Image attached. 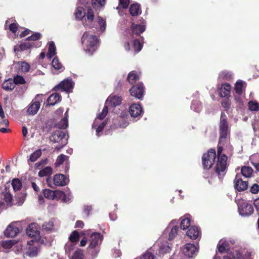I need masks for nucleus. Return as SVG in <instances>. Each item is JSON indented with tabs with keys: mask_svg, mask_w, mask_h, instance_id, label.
<instances>
[{
	"mask_svg": "<svg viewBox=\"0 0 259 259\" xmlns=\"http://www.w3.org/2000/svg\"><path fill=\"white\" fill-rule=\"evenodd\" d=\"M220 140L218 148V161L215 166V171L220 179L222 178L225 175L227 168V156L222 153V146L227 140L229 134L227 118L225 113H222L220 122Z\"/></svg>",
	"mask_w": 259,
	"mask_h": 259,
	"instance_id": "1",
	"label": "nucleus"
},
{
	"mask_svg": "<svg viewBox=\"0 0 259 259\" xmlns=\"http://www.w3.org/2000/svg\"><path fill=\"white\" fill-rule=\"evenodd\" d=\"M75 15L76 18L78 19H82L85 16L83 24L86 27L96 28L99 27L102 32L104 31L106 29V21L100 17L95 18L94 11L91 8L88 9L85 14L83 8L78 7L76 10Z\"/></svg>",
	"mask_w": 259,
	"mask_h": 259,
	"instance_id": "2",
	"label": "nucleus"
},
{
	"mask_svg": "<svg viewBox=\"0 0 259 259\" xmlns=\"http://www.w3.org/2000/svg\"><path fill=\"white\" fill-rule=\"evenodd\" d=\"M84 51L90 55L93 54L98 47V38L97 36L90 32H85L81 38Z\"/></svg>",
	"mask_w": 259,
	"mask_h": 259,
	"instance_id": "3",
	"label": "nucleus"
},
{
	"mask_svg": "<svg viewBox=\"0 0 259 259\" xmlns=\"http://www.w3.org/2000/svg\"><path fill=\"white\" fill-rule=\"evenodd\" d=\"M44 99V96L42 94L37 95L31 103L28 106L27 113L31 115L36 114L40 108V103L43 101Z\"/></svg>",
	"mask_w": 259,
	"mask_h": 259,
	"instance_id": "4",
	"label": "nucleus"
},
{
	"mask_svg": "<svg viewBox=\"0 0 259 259\" xmlns=\"http://www.w3.org/2000/svg\"><path fill=\"white\" fill-rule=\"evenodd\" d=\"M50 140L53 143H59L61 142L60 145L56 146L55 148L57 150H59L67 144V139L64 132L58 130L52 134Z\"/></svg>",
	"mask_w": 259,
	"mask_h": 259,
	"instance_id": "5",
	"label": "nucleus"
},
{
	"mask_svg": "<svg viewBox=\"0 0 259 259\" xmlns=\"http://www.w3.org/2000/svg\"><path fill=\"white\" fill-rule=\"evenodd\" d=\"M26 233L28 236L32 238L31 241L28 242V243L31 245V242L39 241L41 239L39 227L36 223H32L29 225L26 229Z\"/></svg>",
	"mask_w": 259,
	"mask_h": 259,
	"instance_id": "6",
	"label": "nucleus"
},
{
	"mask_svg": "<svg viewBox=\"0 0 259 259\" xmlns=\"http://www.w3.org/2000/svg\"><path fill=\"white\" fill-rule=\"evenodd\" d=\"M216 153L214 149H210L203 155L202 160L204 168L209 169L215 161Z\"/></svg>",
	"mask_w": 259,
	"mask_h": 259,
	"instance_id": "7",
	"label": "nucleus"
},
{
	"mask_svg": "<svg viewBox=\"0 0 259 259\" xmlns=\"http://www.w3.org/2000/svg\"><path fill=\"white\" fill-rule=\"evenodd\" d=\"M238 210L239 214L242 216H248L252 213L254 209L250 203H248L245 200H242L239 202Z\"/></svg>",
	"mask_w": 259,
	"mask_h": 259,
	"instance_id": "8",
	"label": "nucleus"
},
{
	"mask_svg": "<svg viewBox=\"0 0 259 259\" xmlns=\"http://www.w3.org/2000/svg\"><path fill=\"white\" fill-rule=\"evenodd\" d=\"M102 239V236L99 233L92 234L90 236L89 251H91V249L95 248L96 254H97L99 252V250L97 249L98 246L101 243Z\"/></svg>",
	"mask_w": 259,
	"mask_h": 259,
	"instance_id": "9",
	"label": "nucleus"
},
{
	"mask_svg": "<svg viewBox=\"0 0 259 259\" xmlns=\"http://www.w3.org/2000/svg\"><path fill=\"white\" fill-rule=\"evenodd\" d=\"M73 87V83L71 79H66L61 81L58 85L54 88L55 90L57 91L59 89L62 91L66 92H70Z\"/></svg>",
	"mask_w": 259,
	"mask_h": 259,
	"instance_id": "10",
	"label": "nucleus"
},
{
	"mask_svg": "<svg viewBox=\"0 0 259 259\" xmlns=\"http://www.w3.org/2000/svg\"><path fill=\"white\" fill-rule=\"evenodd\" d=\"M130 92L132 96L135 97L139 99H142L144 94V87L143 84L140 83L133 86L130 90Z\"/></svg>",
	"mask_w": 259,
	"mask_h": 259,
	"instance_id": "11",
	"label": "nucleus"
},
{
	"mask_svg": "<svg viewBox=\"0 0 259 259\" xmlns=\"http://www.w3.org/2000/svg\"><path fill=\"white\" fill-rule=\"evenodd\" d=\"M122 101L121 97L111 95L106 100L105 105L108 107H114L119 105Z\"/></svg>",
	"mask_w": 259,
	"mask_h": 259,
	"instance_id": "12",
	"label": "nucleus"
},
{
	"mask_svg": "<svg viewBox=\"0 0 259 259\" xmlns=\"http://www.w3.org/2000/svg\"><path fill=\"white\" fill-rule=\"evenodd\" d=\"M53 182L56 186H63L68 183L69 179L63 174H57L54 177Z\"/></svg>",
	"mask_w": 259,
	"mask_h": 259,
	"instance_id": "13",
	"label": "nucleus"
},
{
	"mask_svg": "<svg viewBox=\"0 0 259 259\" xmlns=\"http://www.w3.org/2000/svg\"><path fill=\"white\" fill-rule=\"evenodd\" d=\"M68 157L64 155V154H61L59 156H58L56 161L55 163V165L56 167H58L61 164H64L65 165V168L64 171V172H67L69 167V163H68Z\"/></svg>",
	"mask_w": 259,
	"mask_h": 259,
	"instance_id": "14",
	"label": "nucleus"
},
{
	"mask_svg": "<svg viewBox=\"0 0 259 259\" xmlns=\"http://www.w3.org/2000/svg\"><path fill=\"white\" fill-rule=\"evenodd\" d=\"M197 247L193 244L188 243L183 248V252L188 257H192L197 251Z\"/></svg>",
	"mask_w": 259,
	"mask_h": 259,
	"instance_id": "15",
	"label": "nucleus"
},
{
	"mask_svg": "<svg viewBox=\"0 0 259 259\" xmlns=\"http://www.w3.org/2000/svg\"><path fill=\"white\" fill-rule=\"evenodd\" d=\"M6 237L14 238L16 236V222H13L8 225L4 232Z\"/></svg>",
	"mask_w": 259,
	"mask_h": 259,
	"instance_id": "16",
	"label": "nucleus"
},
{
	"mask_svg": "<svg viewBox=\"0 0 259 259\" xmlns=\"http://www.w3.org/2000/svg\"><path fill=\"white\" fill-rule=\"evenodd\" d=\"M16 85V76L13 77V79L9 78L5 80L2 84V88L7 91H12Z\"/></svg>",
	"mask_w": 259,
	"mask_h": 259,
	"instance_id": "17",
	"label": "nucleus"
},
{
	"mask_svg": "<svg viewBox=\"0 0 259 259\" xmlns=\"http://www.w3.org/2000/svg\"><path fill=\"white\" fill-rule=\"evenodd\" d=\"M235 188L238 191H242L247 189L248 183L243 181L238 176H236L234 180Z\"/></svg>",
	"mask_w": 259,
	"mask_h": 259,
	"instance_id": "18",
	"label": "nucleus"
},
{
	"mask_svg": "<svg viewBox=\"0 0 259 259\" xmlns=\"http://www.w3.org/2000/svg\"><path fill=\"white\" fill-rule=\"evenodd\" d=\"M129 112L131 116L137 117L141 115L143 110L140 104H133L130 107Z\"/></svg>",
	"mask_w": 259,
	"mask_h": 259,
	"instance_id": "19",
	"label": "nucleus"
},
{
	"mask_svg": "<svg viewBox=\"0 0 259 259\" xmlns=\"http://www.w3.org/2000/svg\"><path fill=\"white\" fill-rule=\"evenodd\" d=\"M41 45L40 42H30L28 40H27L22 44H21L19 46V49H17L18 50L24 51L28 49H30L33 47H39Z\"/></svg>",
	"mask_w": 259,
	"mask_h": 259,
	"instance_id": "20",
	"label": "nucleus"
},
{
	"mask_svg": "<svg viewBox=\"0 0 259 259\" xmlns=\"http://www.w3.org/2000/svg\"><path fill=\"white\" fill-rule=\"evenodd\" d=\"M132 34H130L132 38H134V35L138 36L143 32L145 30V27L143 25H137L133 24L132 25Z\"/></svg>",
	"mask_w": 259,
	"mask_h": 259,
	"instance_id": "21",
	"label": "nucleus"
},
{
	"mask_svg": "<svg viewBox=\"0 0 259 259\" xmlns=\"http://www.w3.org/2000/svg\"><path fill=\"white\" fill-rule=\"evenodd\" d=\"M200 234V231L196 226L190 227L187 232V235L191 239H196L199 237Z\"/></svg>",
	"mask_w": 259,
	"mask_h": 259,
	"instance_id": "22",
	"label": "nucleus"
},
{
	"mask_svg": "<svg viewBox=\"0 0 259 259\" xmlns=\"http://www.w3.org/2000/svg\"><path fill=\"white\" fill-rule=\"evenodd\" d=\"M108 107L105 105L104 108L102 110L101 113H99L98 115L97 118L95 120L94 122L93 123L92 127L93 128H95L98 126V120H102L105 118L108 113Z\"/></svg>",
	"mask_w": 259,
	"mask_h": 259,
	"instance_id": "23",
	"label": "nucleus"
},
{
	"mask_svg": "<svg viewBox=\"0 0 259 259\" xmlns=\"http://www.w3.org/2000/svg\"><path fill=\"white\" fill-rule=\"evenodd\" d=\"M61 96L57 93L51 94L47 100L49 105H54L60 101Z\"/></svg>",
	"mask_w": 259,
	"mask_h": 259,
	"instance_id": "24",
	"label": "nucleus"
},
{
	"mask_svg": "<svg viewBox=\"0 0 259 259\" xmlns=\"http://www.w3.org/2000/svg\"><path fill=\"white\" fill-rule=\"evenodd\" d=\"M231 86L228 83L223 84L220 89L219 94L221 97H225L227 96L230 92Z\"/></svg>",
	"mask_w": 259,
	"mask_h": 259,
	"instance_id": "25",
	"label": "nucleus"
},
{
	"mask_svg": "<svg viewBox=\"0 0 259 259\" xmlns=\"http://www.w3.org/2000/svg\"><path fill=\"white\" fill-rule=\"evenodd\" d=\"M172 222H171L169 225L168 227L165 230V231L168 232L169 229H170V231L169 234V240H172L177 235V234L178 233V229H179L178 227H177V226H172Z\"/></svg>",
	"mask_w": 259,
	"mask_h": 259,
	"instance_id": "26",
	"label": "nucleus"
},
{
	"mask_svg": "<svg viewBox=\"0 0 259 259\" xmlns=\"http://www.w3.org/2000/svg\"><path fill=\"white\" fill-rule=\"evenodd\" d=\"M130 12L133 16H137L141 13V10L140 5L138 4H133L130 8Z\"/></svg>",
	"mask_w": 259,
	"mask_h": 259,
	"instance_id": "27",
	"label": "nucleus"
},
{
	"mask_svg": "<svg viewBox=\"0 0 259 259\" xmlns=\"http://www.w3.org/2000/svg\"><path fill=\"white\" fill-rule=\"evenodd\" d=\"M48 52L47 54V57L49 59H51L52 57L55 56L56 54V49L55 44L53 41H51L48 44Z\"/></svg>",
	"mask_w": 259,
	"mask_h": 259,
	"instance_id": "28",
	"label": "nucleus"
},
{
	"mask_svg": "<svg viewBox=\"0 0 259 259\" xmlns=\"http://www.w3.org/2000/svg\"><path fill=\"white\" fill-rule=\"evenodd\" d=\"M68 109L67 110L64 114V117L60 121V122L57 124V127L59 128H65L68 126Z\"/></svg>",
	"mask_w": 259,
	"mask_h": 259,
	"instance_id": "29",
	"label": "nucleus"
},
{
	"mask_svg": "<svg viewBox=\"0 0 259 259\" xmlns=\"http://www.w3.org/2000/svg\"><path fill=\"white\" fill-rule=\"evenodd\" d=\"M2 195L4 196V199L7 203L8 205L11 206L12 205L13 197L12 194L9 191L6 189L5 191L3 192Z\"/></svg>",
	"mask_w": 259,
	"mask_h": 259,
	"instance_id": "30",
	"label": "nucleus"
},
{
	"mask_svg": "<svg viewBox=\"0 0 259 259\" xmlns=\"http://www.w3.org/2000/svg\"><path fill=\"white\" fill-rule=\"evenodd\" d=\"M250 255V253L248 252V256L244 257L242 253L237 251H235V252H233L232 257L229 256H225L224 257L223 259H247Z\"/></svg>",
	"mask_w": 259,
	"mask_h": 259,
	"instance_id": "31",
	"label": "nucleus"
},
{
	"mask_svg": "<svg viewBox=\"0 0 259 259\" xmlns=\"http://www.w3.org/2000/svg\"><path fill=\"white\" fill-rule=\"evenodd\" d=\"M229 243L226 241L221 240L218 244V250L220 252H224L229 250Z\"/></svg>",
	"mask_w": 259,
	"mask_h": 259,
	"instance_id": "32",
	"label": "nucleus"
},
{
	"mask_svg": "<svg viewBox=\"0 0 259 259\" xmlns=\"http://www.w3.org/2000/svg\"><path fill=\"white\" fill-rule=\"evenodd\" d=\"M16 244V240H5L1 242V246L5 249H10Z\"/></svg>",
	"mask_w": 259,
	"mask_h": 259,
	"instance_id": "33",
	"label": "nucleus"
},
{
	"mask_svg": "<svg viewBox=\"0 0 259 259\" xmlns=\"http://www.w3.org/2000/svg\"><path fill=\"white\" fill-rule=\"evenodd\" d=\"M250 160L252 164L259 171V155L253 154L250 157Z\"/></svg>",
	"mask_w": 259,
	"mask_h": 259,
	"instance_id": "34",
	"label": "nucleus"
},
{
	"mask_svg": "<svg viewBox=\"0 0 259 259\" xmlns=\"http://www.w3.org/2000/svg\"><path fill=\"white\" fill-rule=\"evenodd\" d=\"M245 87V83L242 81H238L235 86V91L236 94L240 95L242 94L243 89Z\"/></svg>",
	"mask_w": 259,
	"mask_h": 259,
	"instance_id": "35",
	"label": "nucleus"
},
{
	"mask_svg": "<svg viewBox=\"0 0 259 259\" xmlns=\"http://www.w3.org/2000/svg\"><path fill=\"white\" fill-rule=\"evenodd\" d=\"M170 250V247L169 246L167 242L165 241L159 244V252L161 253H165L168 252Z\"/></svg>",
	"mask_w": 259,
	"mask_h": 259,
	"instance_id": "36",
	"label": "nucleus"
},
{
	"mask_svg": "<svg viewBox=\"0 0 259 259\" xmlns=\"http://www.w3.org/2000/svg\"><path fill=\"white\" fill-rule=\"evenodd\" d=\"M241 171L244 177L249 178L253 172V169L251 167L244 166L242 167Z\"/></svg>",
	"mask_w": 259,
	"mask_h": 259,
	"instance_id": "37",
	"label": "nucleus"
},
{
	"mask_svg": "<svg viewBox=\"0 0 259 259\" xmlns=\"http://www.w3.org/2000/svg\"><path fill=\"white\" fill-rule=\"evenodd\" d=\"M189 215H186L182 219L181 222V228L185 230L188 228L190 225V219L188 217Z\"/></svg>",
	"mask_w": 259,
	"mask_h": 259,
	"instance_id": "38",
	"label": "nucleus"
},
{
	"mask_svg": "<svg viewBox=\"0 0 259 259\" xmlns=\"http://www.w3.org/2000/svg\"><path fill=\"white\" fill-rule=\"evenodd\" d=\"M17 64L19 65V71L21 72H27L29 71L30 69L29 65L25 62H21L20 63H18Z\"/></svg>",
	"mask_w": 259,
	"mask_h": 259,
	"instance_id": "39",
	"label": "nucleus"
},
{
	"mask_svg": "<svg viewBox=\"0 0 259 259\" xmlns=\"http://www.w3.org/2000/svg\"><path fill=\"white\" fill-rule=\"evenodd\" d=\"M52 174V168L50 166H47L40 170L38 172V176L40 177L48 176Z\"/></svg>",
	"mask_w": 259,
	"mask_h": 259,
	"instance_id": "40",
	"label": "nucleus"
},
{
	"mask_svg": "<svg viewBox=\"0 0 259 259\" xmlns=\"http://www.w3.org/2000/svg\"><path fill=\"white\" fill-rule=\"evenodd\" d=\"M248 109L251 111L259 110V103L256 101H250L248 103Z\"/></svg>",
	"mask_w": 259,
	"mask_h": 259,
	"instance_id": "41",
	"label": "nucleus"
},
{
	"mask_svg": "<svg viewBox=\"0 0 259 259\" xmlns=\"http://www.w3.org/2000/svg\"><path fill=\"white\" fill-rule=\"evenodd\" d=\"M45 197L48 199L54 200L55 199V191L50 189H46L44 191Z\"/></svg>",
	"mask_w": 259,
	"mask_h": 259,
	"instance_id": "42",
	"label": "nucleus"
},
{
	"mask_svg": "<svg viewBox=\"0 0 259 259\" xmlns=\"http://www.w3.org/2000/svg\"><path fill=\"white\" fill-rule=\"evenodd\" d=\"M69 238L70 242L76 244L79 239V235L77 231H74L70 235Z\"/></svg>",
	"mask_w": 259,
	"mask_h": 259,
	"instance_id": "43",
	"label": "nucleus"
},
{
	"mask_svg": "<svg viewBox=\"0 0 259 259\" xmlns=\"http://www.w3.org/2000/svg\"><path fill=\"white\" fill-rule=\"evenodd\" d=\"M52 66L57 70L63 69V67L57 57L53 59L52 62Z\"/></svg>",
	"mask_w": 259,
	"mask_h": 259,
	"instance_id": "44",
	"label": "nucleus"
},
{
	"mask_svg": "<svg viewBox=\"0 0 259 259\" xmlns=\"http://www.w3.org/2000/svg\"><path fill=\"white\" fill-rule=\"evenodd\" d=\"M138 79L139 76L133 72H131L128 74L127 80L131 84L135 83Z\"/></svg>",
	"mask_w": 259,
	"mask_h": 259,
	"instance_id": "45",
	"label": "nucleus"
},
{
	"mask_svg": "<svg viewBox=\"0 0 259 259\" xmlns=\"http://www.w3.org/2000/svg\"><path fill=\"white\" fill-rule=\"evenodd\" d=\"M106 0H92L93 7L94 8H99L103 7L105 4Z\"/></svg>",
	"mask_w": 259,
	"mask_h": 259,
	"instance_id": "46",
	"label": "nucleus"
},
{
	"mask_svg": "<svg viewBox=\"0 0 259 259\" xmlns=\"http://www.w3.org/2000/svg\"><path fill=\"white\" fill-rule=\"evenodd\" d=\"M41 151L40 150H38L34 152L30 156V160L32 162L35 161L41 155Z\"/></svg>",
	"mask_w": 259,
	"mask_h": 259,
	"instance_id": "47",
	"label": "nucleus"
},
{
	"mask_svg": "<svg viewBox=\"0 0 259 259\" xmlns=\"http://www.w3.org/2000/svg\"><path fill=\"white\" fill-rule=\"evenodd\" d=\"M26 195V193L25 191L19 193V198H17V205H21L23 204L25 200Z\"/></svg>",
	"mask_w": 259,
	"mask_h": 259,
	"instance_id": "48",
	"label": "nucleus"
},
{
	"mask_svg": "<svg viewBox=\"0 0 259 259\" xmlns=\"http://www.w3.org/2000/svg\"><path fill=\"white\" fill-rule=\"evenodd\" d=\"M27 253L29 256H35L38 253V248L36 246L29 247Z\"/></svg>",
	"mask_w": 259,
	"mask_h": 259,
	"instance_id": "49",
	"label": "nucleus"
},
{
	"mask_svg": "<svg viewBox=\"0 0 259 259\" xmlns=\"http://www.w3.org/2000/svg\"><path fill=\"white\" fill-rule=\"evenodd\" d=\"M191 107L194 111L198 112L201 109V105L199 102L195 101L192 102Z\"/></svg>",
	"mask_w": 259,
	"mask_h": 259,
	"instance_id": "50",
	"label": "nucleus"
},
{
	"mask_svg": "<svg viewBox=\"0 0 259 259\" xmlns=\"http://www.w3.org/2000/svg\"><path fill=\"white\" fill-rule=\"evenodd\" d=\"M41 37V34L38 32H36L32 34L30 36H29L27 38V40L31 41V42H34L35 40L39 39Z\"/></svg>",
	"mask_w": 259,
	"mask_h": 259,
	"instance_id": "51",
	"label": "nucleus"
},
{
	"mask_svg": "<svg viewBox=\"0 0 259 259\" xmlns=\"http://www.w3.org/2000/svg\"><path fill=\"white\" fill-rule=\"evenodd\" d=\"M133 47H134L135 51L136 52H139L142 49V46L140 44V41L138 39H136L134 40Z\"/></svg>",
	"mask_w": 259,
	"mask_h": 259,
	"instance_id": "52",
	"label": "nucleus"
},
{
	"mask_svg": "<svg viewBox=\"0 0 259 259\" xmlns=\"http://www.w3.org/2000/svg\"><path fill=\"white\" fill-rule=\"evenodd\" d=\"M83 253L81 250H77L75 251L72 256V259H83Z\"/></svg>",
	"mask_w": 259,
	"mask_h": 259,
	"instance_id": "53",
	"label": "nucleus"
},
{
	"mask_svg": "<svg viewBox=\"0 0 259 259\" xmlns=\"http://www.w3.org/2000/svg\"><path fill=\"white\" fill-rule=\"evenodd\" d=\"M53 223L52 221L45 223L42 225V228L46 231L51 230L53 227Z\"/></svg>",
	"mask_w": 259,
	"mask_h": 259,
	"instance_id": "54",
	"label": "nucleus"
},
{
	"mask_svg": "<svg viewBox=\"0 0 259 259\" xmlns=\"http://www.w3.org/2000/svg\"><path fill=\"white\" fill-rule=\"evenodd\" d=\"M26 82L23 76L17 74V90L19 89V85H26Z\"/></svg>",
	"mask_w": 259,
	"mask_h": 259,
	"instance_id": "55",
	"label": "nucleus"
},
{
	"mask_svg": "<svg viewBox=\"0 0 259 259\" xmlns=\"http://www.w3.org/2000/svg\"><path fill=\"white\" fill-rule=\"evenodd\" d=\"M65 197V193L61 191H55V199L61 200Z\"/></svg>",
	"mask_w": 259,
	"mask_h": 259,
	"instance_id": "56",
	"label": "nucleus"
},
{
	"mask_svg": "<svg viewBox=\"0 0 259 259\" xmlns=\"http://www.w3.org/2000/svg\"><path fill=\"white\" fill-rule=\"evenodd\" d=\"M75 244H76L70 241L67 243L65 246L66 251L70 252L72 250L74 249Z\"/></svg>",
	"mask_w": 259,
	"mask_h": 259,
	"instance_id": "57",
	"label": "nucleus"
},
{
	"mask_svg": "<svg viewBox=\"0 0 259 259\" xmlns=\"http://www.w3.org/2000/svg\"><path fill=\"white\" fill-rule=\"evenodd\" d=\"M27 86L26 85H19V89L17 91V96H22L23 93L26 91Z\"/></svg>",
	"mask_w": 259,
	"mask_h": 259,
	"instance_id": "58",
	"label": "nucleus"
},
{
	"mask_svg": "<svg viewBox=\"0 0 259 259\" xmlns=\"http://www.w3.org/2000/svg\"><path fill=\"white\" fill-rule=\"evenodd\" d=\"M231 73L226 72V71H223L221 72L219 75V77L222 78H224L226 79H228L231 78Z\"/></svg>",
	"mask_w": 259,
	"mask_h": 259,
	"instance_id": "59",
	"label": "nucleus"
},
{
	"mask_svg": "<svg viewBox=\"0 0 259 259\" xmlns=\"http://www.w3.org/2000/svg\"><path fill=\"white\" fill-rule=\"evenodd\" d=\"M250 191L253 194H257L259 191V185L257 184H254L250 189Z\"/></svg>",
	"mask_w": 259,
	"mask_h": 259,
	"instance_id": "60",
	"label": "nucleus"
},
{
	"mask_svg": "<svg viewBox=\"0 0 259 259\" xmlns=\"http://www.w3.org/2000/svg\"><path fill=\"white\" fill-rule=\"evenodd\" d=\"M130 0H119V6L123 9H126L129 5Z\"/></svg>",
	"mask_w": 259,
	"mask_h": 259,
	"instance_id": "61",
	"label": "nucleus"
},
{
	"mask_svg": "<svg viewBox=\"0 0 259 259\" xmlns=\"http://www.w3.org/2000/svg\"><path fill=\"white\" fill-rule=\"evenodd\" d=\"M106 124V122L105 121H103L97 128V130H96V135L98 136H99V135H100L99 133L102 131L103 129L105 127Z\"/></svg>",
	"mask_w": 259,
	"mask_h": 259,
	"instance_id": "62",
	"label": "nucleus"
},
{
	"mask_svg": "<svg viewBox=\"0 0 259 259\" xmlns=\"http://www.w3.org/2000/svg\"><path fill=\"white\" fill-rule=\"evenodd\" d=\"M47 160H43L35 163V167L37 169H40L44 165L47 164Z\"/></svg>",
	"mask_w": 259,
	"mask_h": 259,
	"instance_id": "63",
	"label": "nucleus"
},
{
	"mask_svg": "<svg viewBox=\"0 0 259 259\" xmlns=\"http://www.w3.org/2000/svg\"><path fill=\"white\" fill-rule=\"evenodd\" d=\"M141 259H154V255L149 252H146Z\"/></svg>",
	"mask_w": 259,
	"mask_h": 259,
	"instance_id": "64",
	"label": "nucleus"
}]
</instances>
